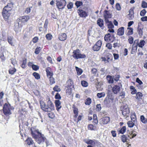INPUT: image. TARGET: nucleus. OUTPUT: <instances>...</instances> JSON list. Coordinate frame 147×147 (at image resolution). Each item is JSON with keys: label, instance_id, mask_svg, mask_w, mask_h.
Here are the masks:
<instances>
[{"label": "nucleus", "instance_id": "ea45409f", "mask_svg": "<svg viewBox=\"0 0 147 147\" xmlns=\"http://www.w3.org/2000/svg\"><path fill=\"white\" fill-rule=\"evenodd\" d=\"M88 129L92 130H94L95 129L96 127L93 125L90 124L88 125Z\"/></svg>", "mask_w": 147, "mask_h": 147}, {"label": "nucleus", "instance_id": "412c9836", "mask_svg": "<svg viewBox=\"0 0 147 147\" xmlns=\"http://www.w3.org/2000/svg\"><path fill=\"white\" fill-rule=\"evenodd\" d=\"M46 71L47 73V76L49 77L53 76V74L52 72L51 71V69L50 67H48L46 69Z\"/></svg>", "mask_w": 147, "mask_h": 147}, {"label": "nucleus", "instance_id": "7c9ffc66", "mask_svg": "<svg viewBox=\"0 0 147 147\" xmlns=\"http://www.w3.org/2000/svg\"><path fill=\"white\" fill-rule=\"evenodd\" d=\"M135 122H133L132 121H130L127 122L128 127L131 128L133 127L134 125Z\"/></svg>", "mask_w": 147, "mask_h": 147}, {"label": "nucleus", "instance_id": "7ed1b4c3", "mask_svg": "<svg viewBox=\"0 0 147 147\" xmlns=\"http://www.w3.org/2000/svg\"><path fill=\"white\" fill-rule=\"evenodd\" d=\"M12 7V4L9 3L4 7L2 12V14L5 20H7L10 16L11 13Z\"/></svg>", "mask_w": 147, "mask_h": 147}, {"label": "nucleus", "instance_id": "052dcab7", "mask_svg": "<svg viewBox=\"0 0 147 147\" xmlns=\"http://www.w3.org/2000/svg\"><path fill=\"white\" fill-rule=\"evenodd\" d=\"M142 6L143 8H147V3L144 1H143L142 3Z\"/></svg>", "mask_w": 147, "mask_h": 147}, {"label": "nucleus", "instance_id": "f8f14e48", "mask_svg": "<svg viewBox=\"0 0 147 147\" xmlns=\"http://www.w3.org/2000/svg\"><path fill=\"white\" fill-rule=\"evenodd\" d=\"M138 42V40H135L134 42V43L132 46L131 53L132 54H134L137 51V45L136 44H137Z\"/></svg>", "mask_w": 147, "mask_h": 147}, {"label": "nucleus", "instance_id": "e2e57ef3", "mask_svg": "<svg viewBox=\"0 0 147 147\" xmlns=\"http://www.w3.org/2000/svg\"><path fill=\"white\" fill-rule=\"evenodd\" d=\"M128 40L130 44H132L133 42L134 38L132 37H130L129 38Z\"/></svg>", "mask_w": 147, "mask_h": 147}, {"label": "nucleus", "instance_id": "603ef678", "mask_svg": "<svg viewBox=\"0 0 147 147\" xmlns=\"http://www.w3.org/2000/svg\"><path fill=\"white\" fill-rule=\"evenodd\" d=\"M49 80L50 81V84H52L55 83V81L53 77L52 76L49 77Z\"/></svg>", "mask_w": 147, "mask_h": 147}, {"label": "nucleus", "instance_id": "aec40b11", "mask_svg": "<svg viewBox=\"0 0 147 147\" xmlns=\"http://www.w3.org/2000/svg\"><path fill=\"white\" fill-rule=\"evenodd\" d=\"M134 8H131L129 10V20H132L134 18Z\"/></svg>", "mask_w": 147, "mask_h": 147}, {"label": "nucleus", "instance_id": "3c124183", "mask_svg": "<svg viewBox=\"0 0 147 147\" xmlns=\"http://www.w3.org/2000/svg\"><path fill=\"white\" fill-rule=\"evenodd\" d=\"M41 49V48L40 47H37L35 49V53L37 54H39L40 52Z\"/></svg>", "mask_w": 147, "mask_h": 147}, {"label": "nucleus", "instance_id": "423d86ee", "mask_svg": "<svg viewBox=\"0 0 147 147\" xmlns=\"http://www.w3.org/2000/svg\"><path fill=\"white\" fill-rule=\"evenodd\" d=\"M56 5L59 9H62L64 8L66 3L65 0H56Z\"/></svg>", "mask_w": 147, "mask_h": 147}, {"label": "nucleus", "instance_id": "4c0bfd02", "mask_svg": "<svg viewBox=\"0 0 147 147\" xmlns=\"http://www.w3.org/2000/svg\"><path fill=\"white\" fill-rule=\"evenodd\" d=\"M93 122L95 123V124L96 125L98 123V120L97 119V117L96 115H93Z\"/></svg>", "mask_w": 147, "mask_h": 147}, {"label": "nucleus", "instance_id": "8fccbe9b", "mask_svg": "<svg viewBox=\"0 0 147 147\" xmlns=\"http://www.w3.org/2000/svg\"><path fill=\"white\" fill-rule=\"evenodd\" d=\"M46 37L47 40H50L52 38V36L50 34H48L46 35Z\"/></svg>", "mask_w": 147, "mask_h": 147}, {"label": "nucleus", "instance_id": "2f4dec72", "mask_svg": "<svg viewBox=\"0 0 147 147\" xmlns=\"http://www.w3.org/2000/svg\"><path fill=\"white\" fill-rule=\"evenodd\" d=\"M65 89L66 90V93L67 95H70L71 93V87H65Z\"/></svg>", "mask_w": 147, "mask_h": 147}, {"label": "nucleus", "instance_id": "338daca9", "mask_svg": "<svg viewBox=\"0 0 147 147\" xmlns=\"http://www.w3.org/2000/svg\"><path fill=\"white\" fill-rule=\"evenodd\" d=\"M136 82L138 83L140 85L142 84V82L140 80L139 78H138L136 79Z\"/></svg>", "mask_w": 147, "mask_h": 147}, {"label": "nucleus", "instance_id": "58836bf2", "mask_svg": "<svg viewBox=\"0 0 147 147\" xmlns=\"http://www.w3.org/2000/svg\"><path fill=\"white\" fill-rule=\"evenodd\" d=\"M130 88L131 90V94H136V90L135 88L133 86H130Z\"/></svg>", "mask_w": 147, "mask_h": 147}, {"label": "nucleus", "instance_id": "b1692460", "mask_svg": "<svg viewBox=\"0 0 147 147\" xmlns=\"http://www.w3.org/2000/svg\"><path fill=\"white\" fill-rule=\"evenodd\" d=\"M145 43L146 42L144 40H140L139 42H138L137 44H136L137 45V46H138L139 47L142 48L144 46Z\"/></svg>", "mask_w": 147, "mask_h": 147}, {"label": "nucleus", "instance_id": "1a4fd4ad", "mask_svg": "<svg viewBox=\"0 0 147 147\" xmlns=\"http://www.w3.org/2000/svg\"><path fill=\"white\" fill-rule=\"evenodd\" d=\"M110 121V119L109 117H105L101 118L100 120V124L102 125H103L107 124Z\"/></svg>", "mask_w": 147, "mask_h": 147}, {"label": "nucleus", "instance_id": "0e129e2a", "mask_svg": "<svg viewBox=\"0 0 147 147\" xmlns=\"http://www.w3.org/2000/svg\"><path fill=\"white\" fill-rule=\"evenodd\" d=\"M101 109V105L100 104L97 105H96V109L97 111H100Z\"/></svg>", "mask_w": 147, "mask_h": 147}, {"label": "nucleus", "instance_id": "37998d69", "mask_svg": "<svg viewBox=\"0 0 147 147\" xmlns=\"http://www.w3.org/2000/svg\"><path fill=\"white\" fill-rule=\"evenodd\" d=\"M91 99L90 98H88L86 100L85 103L86 105H89L91 104Z\"/></svg>", "mask_w": 147, "mask_h": 147}, {"label": "nucleus", "instance_id": "e433bc0d", "mask_svg": "<svg viewBox=\"0 0 147 147\" xmlns=\"http://www.w3.org/2000/svg\"><path fill=\"white\" fill-rule=\"evenodd\" d=\"M76 69L78 75H80L82 73V69L77 67H76Z\"/></svg>", "mask_w": 147, "mask_h": 147}, {"label": "nucleus", "instance_id": "473e14b6", "mask_svg": "<svg viewBox=\"0 0 147 147\" xmlns=\"http://www.w3.org/2000/svg\"><path fill=\"white\" fill-rule=\"evenodd\" d=\"M136 136V132L134 131H131V134L128 136V137L130 138H133Z\"/></svg>", "mask_w": 147, "mask_h": 147}, {"label": "nucleus", "instance_id": "f704fd0d", "mask_svg": "<svg viewBox=\"0 0 147 147\" xmlns=\"http://www.w3.org/2000/svg\"><path fill=\"white\" fill-rule=\"evenodd\" d=\"M127 29L128 30L127 34V35H129L132 34L133 33V29L132 28L129 27H128Z\"/></svg>", "mask_w": 147, "mask_h": 147}, {"label": "nucleus", "instance_id": "49530a36", "mask_svg": "<svg viewBox=\"0 0 147 147\" xmlns=\"http://www.w3.org/2000/svg\"><path fill=\"white\" fill-rule=\"evenodd\" d=\"M126 130V127L125 126H123L122 127L119 131V132L122 134L124 133Z\"/></svg>", "mask_w": 147, "mask_h": 147}, {"label": "nucleus", "instance_id": "774afa93", "mask_svg": "<svg viewBox=\"0 0 147 147\" xmlns=\"http://www.w3.org/2000/svg\"><path fill=\"white\" fill-rule=\"evenodd\" d=\"M106 47H107L108 49H111L112 48V46L109 43H107L106 45Z\"/></svg>", "mask_w": 147, "mask_h": 147}, {"label": "nucleus", "instance_id": "9d476101", "mask_svg": "<svg viewBox=\"0 0 147 147\" xmlns=\"http://www.w3.org/2000/svg\"><path fill=\"white\" fill-rule=\"evenodd\" d=\"M114 39V37L113 35L111 36L109 33L106 34L104 37V39L105 41L107 42H113Z\"/></svg>", "mask_w": 147, "mask_h": 147}, {"label": "nucleus", "instance_id": "4468645a", "mask_svg": "<svg viewBox=\"0 0 147 147\" xmlns=\"http://www.w3.org/2000/svg\"><path fill=\"white\" fill-rule=\"evenodd\" d=\"M84 141L86 143L91 145L95 144L96 142V141L95 140H92L89 139H86L84 140Z\"/></svg>", "mask_w": 147, "mask_h": 147}, {"label": "nucleus", "instance_id": "f3484780", "mask_svg": "<svg viewBox=\"0 0 147 147\" xmlns=\"http://www.w3.org/2000/svg\"><path fill=\"white\" fill-rule=\"evenodd\" d=\"M124 32V28L123 27H121L118 29L117 34L119 36H122L123 35Z\"/></svg>", "mask_w": 147, "mask_h": 147}, {"label": "nucleus", "instance_id": "ddd939ff", "mask_svg": "<svg viewBox=\"0 0 147 147\" xmlns=\"http://www.w3.org/2000/svg\"><path fill=\"white\" fill-rule=\"evenodd\" d=\"M121 90V87L119 86L116 85L112 87V91L114 94H118Z\"/></svg>", "mask_w": 147, "mask_h": 147}, {"label": "nucleus", "instance_id": "2eb2a0df", "mask_svg": "<svg viewBox=\"0 0 147 147\" xmlns=\"http://www.w3.org/2000/svg\"><path fill=\"white\" fill-rule=\"evenodd\" d=\"M105 13L104 16L105 18V21H106V20H108V18H110L112 17V14L108 11L105 10Z\"/></svg>", "mask_w": 147, "mask_h": 147}, {"label": "nucleus", "instance_id": "5701e85b", "mask_svg": "<svg viewBox=\"0 0 147 147\" xmlns=\"http://www.w3.org/2000/svg\"><path fill=\"white\" fill-rule=\"evenodd\" d=\"M55 104L56 107V109L58 111L61 108V102L59 100H56L55 101Z\"/></svg>", "mask_w": 147, "mask_h": 147}, {"label": "nucleus", "instance_id": "6e6d98bb", "mask_svg": "<svg viewBox=\"0 0 147 147\" xmlns=\"http://www.w3.org/2000/svg\"><path fill=\"white\" fill-rule=\"evenodd\" d=\"M32 67L35 71H37L39 69V67L38 65L34 64L32 65Z\"/></svg>", "mask_w": 147, "mask_h": 147}, {"label": "nucleus", "instance_id": "72a5a7b5", "mask_svg": "<svg viewBox=\"0 0 147 147\" xmlns=\"http://www.w3.org/2000/svg\"><path fill=\"white\" fill-rule=\"evenodd\" d=\"M26 62L27 60L26 59H23L22 62V64L21 65V66L22 68H26Z\"/></svg>", "mask_w": 147, "mask_h": 147}, {"label": "nucleus", "instance_id": "f257e3e1", "mask_svg": "<svg viewBox=\"0 0 147 147\" xmlns=\"http://www.w3.org/2000/svg\"><path fill=\"white\" fill-rule=\"evenodd\" d=\"M31 134L36 142L38 144H42L46 140L44 135L39 131L38 129L33 130L31 129Z\"/></svg>", "mask_w": 147, "mask_h": 147}, {"label": "nucleus", "instance_id": "69168bd1", "mask_svg": "<svg viewBox=\"0 0 147 147\" xmlns=\"http://www.w3.org/2000/svg\"><path fill=\"white\" fill-rule=\"evenodd\" d=\"M116 9L118 10H121V7L119 3H117L116 5Z\"/></svg>", "mask_w": 147, "mask_h": 147}, {"label": "nucleus", "instance_id": "de8ad7c7", "mask_svg": "<svg viewBox=\"0 0 147 147\" xmlns=\"http://www.w3.org/2000/svg\"><path fill=\"white\" fill-rule=\"evenodd\" d=\"M138 32L140 36L141 37L143 35L142 29L138 28Z\"/></svg>", "mask_w": 147, "mask_h": 147}, {"label": "nucleus", "instance_id": "20e7f679", "mask_svg": "<svg viewBox=\"0 0 147 147\" xmlns=\"http://www.w3.org/2000/svg\"><path fill=\"white\" fill-rule=\"evenodd\" d=\"M73 54L72 56L75 59H79L80 58H86V55L84 54L80 53V51L79 49L74 50L73 52Z\"/></svg>", "mask_w": 147, "mask_h": 147}, {"label": "nucleus", "instance_id": "39448f33", "mask_svg": "<svg viewBox=\"0 0 147 147\" xmlns=\"http://www.w3.org/2000/svg\"><path fill=\"white\" fill-rule=\"evenodd\" d=\"M11 109L10 105L5 104L4 105L3 108V113L4 114L7 116L11 115Z\"/></svg>", "mask_w": 147, "mask_h": 147}, {"label": "nucleus", "instance_id": "f03ea898", "mask_svg": "<svg viewBox=\"0 0 147 147\" xmlns=\"http://www.w3.org/2000/svg\"><path fill=\"white\" fill-rule=\"evenodd\" d=\"M40 104L42 109L45 112H51L54 110V105L49 99L47 101V105L42 101H40Z\"/></svg>", "mask_w": 147, "mask_h": 147}, {"label": "nucleus", "instance_id": "a878e982", "mask_svg": "<svg viewBox=\"0 0 147 147\" xmlns=\"http://www.w3.org/2000/svg\"><path fill=\"white\" fill-rule=\"evenodd\" d=\"M107 80L108 82L110 84H112L114 82V76H112L109 75L107 76Z\"/></svg>", "mask_w": 147, "mask_h": 147}, {"label": "nucleus", "instance_id": "bf43d9fd", "mask_svg": "<svg viewBox=\"0 0 147 147\" xmlns=\"http://www.w3.org/2000/svg\"><path fill=\"white\" fill-rule=\"evenodd\" d=\"M146 13V11L145 9H143L140 11V14L141 16H145Z\"/></svg>", "mask_w": 147, "mask_h": 147}, {"label": "nucleus", "instance_id": "dca6fc26", "mask_svg": "<svg viewBox=\"0 0 147 147\" xmlns=\"http://www.w3.org/2000/svg\"><path fill=\"white\" fill-rule=\"evenodd\" d=\"M67 35L64 33H61L59 34V38L61 41H63L67 38Z\"/></svg>", "mask_w": 147, "mask_h": 147}, {"label": "nucleus", "instance_id": "393cba45", "mask_svg": "<svg viewBox=\"0 0 147 147\" xmlns=\"http://www.w3.org/2000/svg\"><path fill=\"white\" fill-rule=\"evenodd\" d=\"M8 41L9 43L11 46H14V43L13 42V37L9 36L7 37Z\"/></svg>", "mask_w": 147, "mask_h": 147}, {"label": "nucleus", "instance_id": "6ab92c4d", "mask_svg": "<svg viewBox=\"0 0 147 147\" xmlns=\"http://www.w3.org/2000/svg\"><path fill=\"white\" fill-rule=\"evenodd\" d=\"M106 25L107 26L108 28H113L114 26L112 23L109 21L108 20H106V21H105Z\"/></svg>", "mask_w": 147, "mask_h": 147}, {"label": "nucleus", "instance_id": "09e8293b", "mask_svg": "<svg viewBox=\"0 0 147 147\" xmlns=\"http://www.w3.org/2000/svg\"><path fill=\"white\" fill-rule=\"evenodd\" d=\"M121 140L123 142H125L127 140V138L125 135H123L121 136Z\"/></svg>", "mask_w": 147, "mask_h": 147}, {"label": "nucleus", "instance_id": "c9c22d12", "mask_svg": "<svg viewBox=\"0 0 147 147\" xmlns=\"http://www.w3.org/2000/svg\"><path fill=\"white\" fill-rule=\"evenodd\" d=\"M105 94L104 92L97 93V96L98 98H100L105 96Z\"/></svg>", "mask_w": 147, "mask_h": 147}, {"label": "nucleus", "instance_id": "a19ab883", "mask_svg": "<svg viewBox=\"0 0 147 147\" xmlns=\"http://www.w3.org/2000/svg\"><path fill=\"white\" fill-rule=\"evenodd\" d=\"M142 96V94L140 92H138L136 94V97L137 99H139L141 98Z\"/></svg>", "mask_w": 147, "mask_h": 147}, {"label": "nucleus", "instance_id": "bb28decb", "mask_svg": "<svg viewBox=\"0 0 147 147\" xmlns=\"http://www.w3.org/2000/svg\"><path fill=\"white\" fill-rule=\"evenodd\" d=\"M97 24L101 28H103L104 26L103 21L100 18H99L97 20Z\"/></svg>", "mask_w": 147, "mask_h": 147}, {"label": "nucleus", "instance_id": "4be33fe9", "mask_svg": "<svg viewBox=\"0 0 147 147\" xmlns=\"http://www.w3.org/2000/svg\"><path fill=\"white\" fill-rule=\"evenodd\" d=\"M73 82L72 80L71 79H69L66 82L65 87L71 88L72 87H73Z\"/></svg>", "mask_w": 147, "mask_h": 147}, {"label": "nucleus", "instance_id": "c85d7f7f", "mask_svg": "<svg viewBox=\"0 0 147 147\" xmlns=\"http://www.w3.org/2000/svg\"><path fill=\"white\" fill-rule=\"evenodd\" d=\"M130 117L131 120L135 122L136 121V114L135 113L132 112L131 113Z\"/></svg>", "mask_w": 147, "mask_h": 147}, {"label": "nucleus", "instance_id": "9b49d317", "mask_svg": "<svg viewBox=\"0 0 147 147\" xmlns=\"http://www.w3.org/2000/svg\"><path fill=\"white\" fill-rule=\"evenodd\" d=\"M102 45L100 40L98 41L93 47V50L94 51H98L100 49Z\"/></svg>", "mask_w": 147, "mask_h": 147}, {"label": "nucleus", "instance_id": "680f3d73", "mask_svg": "<svg viewBox=\"0 0 147 147\" xmlns=\"http://www.w3.org/2000/svg\"><path fill=\"white\" fill-rule=\"evenodd\" d=\"M73 6V4L72 2L69 3L67 5V8L69 9H71Z\"/></svg>", "mask_w": 147, "mask_h": 147}, {"label": "nucleus", "instance_id": "5fc2aeb1", "mask_svg": "<svg viewBox=\"0 0 147 147\" xmlns=\"http://www.w3.org/2000/svg\"><path fill=\"white\" fill-rule=\"evenodd\" d=\"M82 4V3L81 1H77L75 3V5L77 8L81 5Z\"/></svg>", "mask_w": 147, "mask_h": 147}, {"label": "nucleus", "instance_id": "0eeeda50", "mask_svg": "<svg viewBox=\"0 0 147 147\" xmlns=\"http://www.w3.org/2000/svg\"><path fill=\"white\" fill-rule=\"evenodd\" d=\"M129 109L127 106H125L124 107L122 111V114L125 117V118L127 120L128 119V118H129Z\"/></svg>", "mask_w": 147, "mask_h": 147}, {"label": "nucleus", "instance_id": "13d9d810", "mask_svg": "<svg viewBox=\"0 0 147 147\" xmlns=\"http://www.w3.org/2000/svg\"><path fill=\"white\" fill-rule=\"evenodd\" d=\"M53 89L54 91L56 92H60L61 91L60 89L57 86H55L53 88Z\"/></svg>", "mask_w": 147, "mask_h": 147}, {"label": "nucleus", "instance_id": "a211bd4d", "mask_svg": "<svg viewBox=\"0 0 147 147\" xmlns=\"http://www.w3.org/2000/svg\"><path fill=\"white\" fill-rule=\"evenodd\" d=\"M78 12L79 15L81 17H84L87 16V13L82 10H79Z\"/></svg>", "mask_w": 147, "mask_h": 147}, {"label": "nucleus", "instance_id": "864d4df0", "mask_svg": "<svg viewBox=\"0 0 147 147\" xmlns=\"http://www.w3.org/2000/svg\"><path fill=\"white\" fill-rule=\"evenodd\" d=\"M106 57L107 62H109L112 59V56L111 55H108Z\"/></svg>", "mask_w": 147, "mask_h": 147}, {"label": "nucleus", "instance_id": "79ce46f5", "mask_svg": "<svg viewBox=\"0 0 147 147\" xmlns=\"http://www.w3.org/2000/svg\"><path fill=\"white\" fill-rule=\"evenodd\" d=\"M33 75L34 77L37 80H38L40 78L39 74L36 72H35L33 73Z\"/></svg>", "mask_w": 147, "mask_h": 147}, {"label": "nucleus", "instance_id": "c756f323", "mask_svg": "<svg viewBox=\"0 0 147 147\" xmlns=\"http://www.w3.org/2000/svg\"><path fill=\"white\" fill-rule=\"evenodd\" d=\"M26 141L27 144L29 145H32L34 144L33 141L31 138H28L26 140Z\"/></svg>", "mask_w": 147, "mask_h": 147}, {"label": "nucleus", "instance_id": "4d7b16f0", "mask_svg": "<svg viewBox=\"0 0 147 147\" xmlns=\"http://www.w3.org/2000/svg\"><path fill=\"white\" fill-rule=\"evenodd\" d=\"M81 84L82 86L85 87H87L88 85V83L84 81H82Z\"/></svg>", "mask_w": 147, "mask_h": 147}, {"label": "nucleus", "instance_id": "c03bdc74", "mask_svg": "<svg viewBox=\"0 0 147 147\" xmlns=\"http://www.w3.org/2000/svg\"><path fill=\"white\" fill-rule=\"evenodd\" d=\"M140 119L141 121L144 123H147V120L146 119L143 115L141 116Z\"/></svg>", "mask_w": 147, "mask_h": 147}, {"label": "nucleus", "instance_id": "cd10ccee", "mask_svg": "<svg viewBox=\"0 0 147 147\" xmlns=\"http://www.w3.org/2000/svg\"><path fill=\"white\" fill-rule=\"evenodd\" d=\"M16 69L15 68L13 67H11L10 68L9 70V74L11 75L15 73L16 71Z\"/></svg>", "mask_w": 147, "mask_h": 147}, {"label": "nucleus", "instance_id": "a18cd8bd", "mask_svg": "<svg viewBox=\"0 0 147 147\" xmlns=\"http://www.w3.org/2000/svg\"><path fill=\"white\" fill-rule=\"evenodd\" d=\"M50 113H48L47 115L49 117L53 119L55 117V115L52 112H49Z\"/></svg>", "mask_w": 147, "mask_h": 147}, {"label": "nucleus", "instance_id": "6e6552de", "mask_svg": "<svg viewBox=\"0 0 147 147\" xmlns=\"http://www.w3.org/2000/svg\"><path fill=\"white\" fill-rule=\"evenodd\" d=\"M29 17L27 16H24L23 17H20L18 19H17V21L18 22V24L19 25L20 24V22L24 23L26 22L29 19Z\"/></svg>", "mask_w": 147, "mask_h": 147}]
</instances>
